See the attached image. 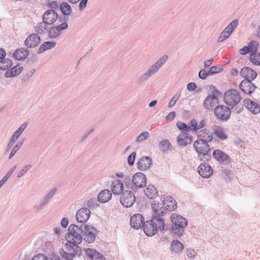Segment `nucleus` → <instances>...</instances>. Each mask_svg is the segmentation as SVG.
<instances>
[{
  "instance_id": "obj_1",
  "label": "nucleus",
  "mask_w": 260,
  "mask_h": 260,
  "mask_svg": "<svg viewBox=\"0 0 260 260\" xmlns=\"http://www.w3.org/2000/svg\"><path fill=\"white\" fill-rule=\"evenodd\" d=\"M68 231L72 233V236L76 240L75 242L80 243L83 239L88 243L93 242L95 240L97 232L95 228L86 224H82L80 226L72 224L69 226Z\"/></svg>"
},
{
  "instance_id": "obj_2",
  "label": "nucleus",
  "mask_w": 260,
  "mask_h": 260,
  "mask_svg": "<svg viewBox=\"0 0 260 260\" xmlns=\"http://www.w3.org/2000/svg\"><path fill=\"white\" fill-rule=\"evenodd\" d=\"M66 239L68 242L65 244L64 249L59 250V253L61 257L66 260H73V258L78 254H80L81 249L78 246L80 243H76L72 233L69 232L66 235Z\"/></svg>"
},
{
  "instance_id": "obj_3",
  "label": "nucleus",
  "mask_w": 260,
  "mask_h": 260,
  "mask_svg": "<svg viewBox=\"0 0 260 260\" xmlns=\"http://www.w3.org/2000/svg\"><path fill=\"white\" fill-rule=\"evenodd\" d=\"M143 228L145 234L150 237L154 235L158 230L161 232L167 231L164 219L159 216H152L151 219L144 222Z\"/></svg>"
},
{
  "instance_id": "obj_4",
  "label": "nucleus",
  "mask_w": 260,
  "mask_h": 260,
  "mask_svg": "<svg viewBox=\"0 0 260 260\" xmlns=\"http://www.w3.org/2000/svg\"><path fill=\"white\" fill-rule=\"evenodd\" d=\"M172 225L171 230L174 235L181 237L184 233L185 228L187 225L185 218L177 214L173 213L170 217Z\"/></svg>"
},
{
  "instance_id": "obj_5",
  "label": "nucleus",
  "mask_w": 260,
  "mask_h": 260,
  "mask_svg": "<svg viewBox=\"0 0 260 260\" xmlns=\"http://www.w3.org/2000/svg\"><path fill=\"white\" fill-rule=\"evenodd\" d=\"M168 57L167 55H163L155 63L152 64L145 73L141 74L138 82L140 84L147 81L151 76L155 74L161 67L166 62Z\"/></svg>"
},
{
  "instance_id": "obj_6",
  "label": "nucleus",
  "mask_w": 260,
  "mask_h": 260,
  "mask_svg": "<svg viewBox=\"0 0 260 260\" xmlns=\"http://www.w3.org/2000/svg\"><path fill=\"white\" fill-rule=\"evenodd\" d=\"M194 148L198 153V157L201 160L206 161L211 158L209 146L201 139L196 141L193 144Z\"/></svg>"
},
{
  "instance_id": "obj_7",
  "label": "nucleus",
  "mask_w": 260,
  "mask_h": 260,
  "mask_svg": "<svg viewBox=\"0 0 260 260\" xmlns=\"http://www.w3.org/2000/svg\"><path fill=\"white\" fill-rule=\"evenodd\" d=\"M67 21L68 19L66 17L60 16L58 18V23H60V24L48 28L47 31L48 37L50 39H55L59 37L60 32L68 27Z\"/></svg>"
},
{
  "instance_id": "obj_8",
  "label": "nucleus",
  "mask_w": 260,
  "mask_h": 260,
  "mask_svg": "<svg viewBox=\"0 0 260 260\" xmlns=\"http://www.w3.org/2000/svg\"><path fill=\"white\" fill-rule=\"evenodd\" d=\"M214 114L217 119L220 122L226 121L231 114V109L226 106L219 105L214 109Z\"/></svg>"
},
{
  "instance_id": "obj_9",
  "label": "nucleus",
  "mask_w": 260,
  "mask_h": 260,
  "mask_svg": "<svg viewBox=\"0 0 260 260\" xmlns=\"http://www.w3.org/2000/svg\"><path fill=\"white\" fill-rule=\"evenodd\" d=\"M241 97L238 91L234 89L227 90L224 95V101L229 106H234L240 102Z\"/></svg>"
},
{
  "instance_id": "obj_10",
  "label": "nucleus",
  "mask_w": 260,
  "mask_h": 260,
  "mask_svg": "<svg viewBox=\"0 0 260 260\" xmlns=\"http://www.w3.org/2000/svg\"><path fill=\"white\" fill-rule=\"evenodd\" d=\"M219 91L216 89H214L211 94H209L205 99L203 103V107L207 110H210L218 103V94Z\"/></svg>"
},
{
  "instance_id": "obj_11",
  "label": "nucleus",
  "mask_w": 260,
  "mask_h": 260,
  "mask_svg": "<svg viewBox=\"0 0 260 260\" xmlns=\"http://www.w3.org/2000/svg\"><path fill=\"white\" fill-rule=\"evenodd\" d=\"M136 201L134 193L129 190L123 191L120 197V202L122 206L126 208L132 207Z\"/></svg>"
},
{
  "instance_id": "obj_12",
  "label": "nucleus",
  "mask_w": 260,
  "mask_h": 260,
  "mask_svg": "<svg viewBox=\"0 0 260 260\" xmlns=\"http://www.w3.org/2000/svg\"><path fill=\"white\" fill-rule=\"evenodd\" d=\"M151 207L153 212L155 214L153 216H159L161 218H162V216L166 214L168 211L166 206L163 204L162 198L160 202L153 201L151 204Z\"/></svg>"
},
{
  "instance_id": "obj_13",
  "label": "nucleus",
  "mask_w": 260,
  "mask_h": 260,
  "mask_svg": "<svg viewBox=\"0 0 260 260\" xmlns=\"http://www.w3.org/2000/svg\"><path fill=\"white\" fill-rule=\"evenodd\" d=\"M59 17L56 11H53V10H48L43 15L42 19L46 24L52 25L57 20L58 21Z\"/></svg>"
},
{
  "instance_id": "obj_14",
  "label": "nucleus",
  "mask_w": 260,
  "mask_h": 260,
  "mask_svg": "<svg viewBox=\"0 0 260 260\" xmlns=\"http://www.w3.org/2000/svg\"><path fill=\"white\" fill-rule=\"evenodd\" d=\"M133 181L135 191L138 188L144 187L146 185V176L141 172H138L134 174L133 177Z\"/></svg>"
},
{
  "instance_id": "obj_15",
  "label": "nucleus",
  "mask_w": 260,
  "mask_h": 260,
  "mask_svg": "<svg viewBox=\"0 0 260 260\" xmlns=\"http://www.w3.org/2000/svg\"><path fill=\"white\" fill-rule=\"evenodd\" d=\"M91 212L89 209L83 207L77 212L76 218L78 222L85 224L90 217Z\"/></svg>"
},
{
  "instance_id": "obj_16",
  "label": "nucleus",
  "mask_w": 260,
  "mask_h": 260,
  "mask_svg": "<svg viewBox=\"0 0 260 260\" xmlns=\"http://www.w3.org/2000/svg\"><path fill=\"white\" fill-rule=\"evenodd\" d=\"M27 125V122H24L21 124L20 127L14 133L11 137L8 145L7 146V150H9L14 145L15 141L18 139L19 136L22 134L23 131L25 129Z\"/></svg>"
},
{
  "instance_id": "obj_17",
  "label": "nucleus",
  "mask_w": 260,
  "mask_h": 260,
  "mask_svg": "<svg viewBox=\"0 0 260 260\" xmlns=\"http://www.w3.org/2000/svg\"><path fill=\"white\" fill-rule=\"evenodd\" d=\"M41 38L38 34H32L28 36L24 43L28 48H34L40 43Z\"/></svg>"
},
{
  "instance_id": "obj_18",
  "label": "nucleus",
  "mask_w": 260,
  "mask_h": 260,
  "mask_svg": "<svg viewBox=\"0 0 260 260\" xmlns=\"http://www.w3.org/2000/svg\"><path fill=\"white\" fill-rule=\"evenodd\" d=\"M198 172L203 178H209L212 174L213 170L211 167L208 164L204 162L198 167Z\"/></svg>"
},
{
  "instance_id": "obj_19",
  "label": "nucleus",
  "mask_w": 260,
  "mask_h": 260,
  "mask_svg": "<svg viewBox=\"0 0 260 260\" xmlns=\"http://www.w3.org/2000/svg\"><path fill=\"white\" fill-rule=\"evenodd\" d=\"M144 220L143 216L140 214L133 215L130 220L131 226L136 230L140 229L145 222Z\"/></svg>"
},
{
  "instance_id": "obj_20",
  "label": "nucleus",
  "mask_w": 260,
  "mask_h": 260,
  "mask_svg": "<svg viewBox=\"0 0 260 260\" xmlns=\"http://www.w3.org/2000/svg\"><path fill=\"white\" fill-rule=\"evenodd\" d=\"M192 142V137L187 132H181L177 138V143L181 147H185Z\"/></svg>"
},
{
  "instance_id": "obj_21",
  "label": "nucleus",
  "mask_w": 260,
  "mask_h": 260,
  "mask_svg": "<svg viewBox=\"0 0 260 260\" xmlns=\"http://www.w3.org/2000/svg\"><path fill=\"white\" fill-rule=\"evenodd\" d=\"M239 87L244 93L248 94H250L256 88V86L250 80L242 81Z\"/></svg>"
},
{
  "instance_id": "obj_22",
  "label": "nucleus",
  "mask_w": 260,
  "mask_h": 260,
  "mask_svg": "<svg viewBox=\"0 0 260 260\" xmlns=\"http://www.w3.org/2000/svg\"><path fill=\"white\" fill-rule=\"evenodd\" d=\"M152 159L148 156H142L137 163L139 170L144 171L148 169L152 165Z\"/></svg>"
},
{
  "instance_id": "obj_23",
  "label": "nucleus",
  "mask_w": 260,
  "mask_h": 260,
  "mask_svg": "<svg viewBox=\"0 0 260 260\" xmlns=\"http://www.w3.org/2000/svg\"><path fill=\"white\" fill-rule=\"evenodd\" d=\"M243 105L252 113L257 114L260 112V106L256 102L249 99L244 101Z\"/></svg>"
},
{
  "instance_id": "obj_24",
  "label": "nucleus",
  "mask_w": 260,
  "mask_h": 260,
  "mask_svg": "<svg viewBox=\"0 0 260 260\" xmlns=\"http://www.w3.org/2000/svg\"><path fill=\"white\" fill-rule=\"evenodd\" d=\"M240 74L241 76L245 78L244 80L252 81L254 80L257 76L256 72L248 67H244L242 69L240 72Z\"/></svg>"
},
{
  "instance_id": "obj_25",
  "label": "nucleus",
  "mask_w": 260,
  "mask_h": 260,
  "mask_svg": "<svg viewBox=\"0 0 260 260\" xmlns=\"http://www.w3.org/2000/svg\"><path fill=\"white\" fill-rule=\"evenodd\" d=\"M212 155L213 157L220 163L224 164L226 161H229V156L221 150H215Z\"/></svg>"
},
{
  "instance_id": "obj_26",
  "label": "nucleus",
  "mask_w": 260,
  "mask_h": 260,
  "mask_svg": "<svg viewBox=\"0 0 260 260\" xmlns=\"http://www.w3.org/2000/svg\"><path fill=\"white\" fill-rule=\"evenodd\" d=\"M162 201L168 211H174L177 207V202L171 196L164 198Z\"/></svg>"
},
{
  "instance_id": "obj_27",
  "label": "nucleus",
  "mask_w": 260,
  "mask_h": 260,
  "mask_svg": "<svg viewBox=\"0 0 260 260\" xmlns=\"http://www.w3.org/2000/svg\"><path fill=\"white\" fill-rule=\"evenodd\" d=\"M111 189L112 193L115 195H119L122 193L123 190V185L119 180L113 181L111 185Z\"/></svg>"
},
{
  "instance_id": "obj_28",
  "label": "nucleus",
  "mask_w": 260,
  "mask_h": 260,
  "mask_svg": "<svg viewBox=\"0 0 260 260\" xmlns=\"http://www.w3.org/2000/svg\"><path fill=\"white\" fill-rule=\"evenodd\" d=\"M85 253L91 260H106V258L103 255L93 249L87 248L85 250Z\"/></svg>"
},
{
  "instance_id": "obj_29",
  "label": "nucleus",
  "mask_w": 260,
  "mask_h": 260,
  "mask_svg": "<svg viewBox=\"0 0 260 260\" xmlns=\"http://www.w3.org/2000/svg\"><path fill=\"white\" fill-rule=\"evenodd\" d=\"M184 248L183 244L178 240H173L171 242V249L173 254H180Z\"/></svg>"
},
{
  "instance_id": "obj_30",
  "label": "nucleus",
  "mask_w": 260,
  "mask_h": 260,
  "mask_svg": "<svg viewBox=\"0 0 260 260\" xmlns=\"http://www.w3.org/2000/svg\"><path fill=\"white\" fill-rule=\"evenodd\" d=\"M112 197V193L109 189H104L98 194V201L101 203L108 202Z\"/></svg>"
},
{
  "instance_id": "obj_31",
  "label": "nucleus",
  "mask_w": 260,
  "mask_h": 260,
  "mask_svg": "<svg viewBox=\"0 0 260 260\" xmlns=\"http://www.w3.org/2000/svg\"><path fill=\"white\" fill-rule=\"evenodd\" d=\"M23 67L18 65L12 67L10 69L7 70L5 74L6 78H12L18 75L22 72Z\"/></svg>"
},
{
  "instance_id": "obj_32",
  "label": "nucleus",
  "mask_w": 260,
  "mask_h": 260,
  "mask_svg": "<svg viewBox=\"0 0 260 260\" xmlns=\"http://www.w3.org/2000/svg\"><path fill=\"white\" fill-rule=\"evenodd\" d=\"M29 53L27 49L21 48L15 50L13 53L14 57L18 60H22L26 58Z\"/></svg>"
},
{
  "instance_id": "obj_33",
  "label": "nucleus",
  "mask_w": 260,
  "mask_h": 260,
  "mask_svg": "<svg viewBox=\"0 0 260 260\" xmlns=\"http://www.w3.org/2000/svg\"><path fill=\"white\" fill-rule=\"evenodd\" d=\"M214 134L220 140H224L228 136L224 129L220 126L214 125L212 128Z\"/></svg>"
},
{
  "instance_id": "obj_34",
  "label": "nucleus",
  "mask_w": 260,
  "mask_h": 260,
  "mask_svg": "<svg viewBox=\"0 0 260 260\" xmlns=\"http://www.w3.org/2000/svg\"><path fill=\"white\" fill-rule=\"evenodd\" d=\"M56 43L53 41H46L43 43L39 47L37 53L41 54L44 51L51 49L55 47Z\"/></svg>"
},
{
  "instance_id": "obj_35",
  "label": "nucleus",
  "mask_w": 260,
  "mask_h": 260,
  "mask_svg": "<svg viewBox=\"0 0 260 260\" xmlns=\"http://www.w3.org/2000/svg\"><path fill=\"white\" fill-rule=\"evenodd\" d=\"M146 196L150 199L155 198L158 195V191L156 188L152 185H149L144 190Z\"/></svg>"
},
{
  "instance_id": "obj_36",
  "label": "nucleus",
  "mask_w": 260,
  "mask_h": 260,
  "mask_svg": "<svg viewBox=\"0 0 260 260\" xmlns=\"http://www.w3.org/2000/svg\"><path fill=\"white\" fill-rule=\"evenodd\" d=\"M48 24H46L43 22H40L37 24L35 26V31L38 34L44 35L47 32L48 27H47Z\"/></svg>"
},
{
  "instance_id": "obj_37",
  "label": "nucleus",
  "mask_w": 260,
  "mask_h": 260,
  "mask_svg": "<svg viewBox=\"0 0 260 260\" xmlns=\"http://www.w3.org/2000/svg\"><path fill=\"white\" fill-rule=\"evenodd\" d=\"M59 9L63 14V16H69L72 12V8L70 5L67 2H63L60 5Z\"/></svg>"
},
{
  "instance_id": "obj_38",
  "label": "nucleus",
  "mask_w": 260,
  "mask_h": 260,
  "mask_svg": "<svg viewBox=\"0 0 260 260\" xmlns=\"http://www.w3.org/2000/svg\"><path fill=\"white\" fill-rule=\"evenodd\" d=\"M12 66L11 60L6 58L0 61V69L2 70H9Z\"/></svg>"
},
{
  "instance_id": "obj_39",
  "label": "nucleus",
  "mask_w": 260,
  "mask_h": 260,
  "mask_svg": "<svg viewBox=\"0 0 260 260\" xmlns=\"http://www.w3.org/2000/svg\"><path fill=\"white\" fill-rule=\"evenodd\" d=\"M250 61L254 64L260 66V53H252L250 56Z\"/></svg>"
},
{
  "instance_id": "obj_40",
  "label": "nucleus",
  "mask_w": 260,
  "mask_h": 260,
  "mask_svg": "<svg viewBox=\"0 0 260 260\" xmlns=\"http://www.w3.org/2000/svg\"><path fill=\"white\" fill-rule=\"evenodd\" d=\"M243 104L240 102H238V104H236L234 106H231V113L233 112L236 114L240 113L243 109Z\"/></svg>"
},
{
  "instance_id": "obj_41",
  "label": "nucleus",
  "mask_w": 260,
  "mask_h": 260,
  "mask_svg": "<svg viewBox=\"0 0 260 260\" xmlns=\"http://www.w3.org/2000/svg\"><path fill=\"white\" fill-rule=\"evenodd\" d=\"M238 25V20L237 19H234L232 21L229 25L225 28V29L230 32L231 34L233 30L237 27Z\"/></svg>"
},
{
  "instance_id": "obj_42",
  "label": "nucleus",
  "mask_w": 260,
  "mask_h": 260,
  "mask_svg": "<svg viewBox=\"0 0 260 260\" xmlns=\"http://www.w3.org/2000/svg\"><path fill=\"white\" fill-rule=\"evenodd\" d=\"M170 147L171 144L167 139H165L161 141L159 143V148L161 151L163 152L167 151L169 149Z\"/></svg>"
},
{
  "instance_id": "obj_43",
  "label": "nucleus",
  "mask_w": 260,
  "mask_h": 260,
  "mask_svg": "<svg viewBox=\"0 0 260 260\" xmlns=\"http://www.w3.org/2000/svg\"><path fill=\"white\" fill-rule=\"evenodd\" d=\"M98 201L95 198H91L88 201L87 206L90 209H94L99 206Z\"/></svg>"
},
{
  "instance_id": "obj_44",
  "label": "nucleus",
  "mask_w": 260,
  "mask_h": 260,
  "mask_svg": "<svg viewBox=\"0 0 260 260\" xmlns=\"http://www.w3.org/2000/svg\"><path fill=\"white\" fill-rule=\"evenodd\" d=\"M124 183L125 185V186L129 189H131V190L135 191V188L133 184V178L132 179L131 177L129 176H126L124 179Z\"/></svg>"
},
{
  "instance_id": "obj_45",
  "label": "nucleus",
  "mask_w": 260,
  "mask_h": 260,
  "mask_svg": "<svg viewBox=\"0 0 260 260\" xmlns=\"http://www.w3.org/2000/svg\"><path fill=\"white\" fill-rule=\"evenodd\" d=\"M176 125L180 130L182 131V132H187L188 133L189 128H190L189 125L181 121H178L176 123Z\"/></svg>"
},
{
  "instance_id": "obj_46",
  "label": "nucleus",
  "mask_w": 260,
  "mask_h": 260,
  "mask_svg": "<svg viewBox=\"0 0 260 260\" xmlns=\"http://www.w3.org/2000/svg\"><path fill=\"white\" fill-rule=\"evenodd\" d=\"M16 166H15L13 168H12L6 174V175L3 178V179L1 180H0V188L7 181L8 179L11 176L12 174L16 169Z\"/></svg>"
},
{
  "instance_id": "obj_47",
  "label": "nucleus",
  "mask_w": 260,
  "mask_h": 260,
  "mask_svg": "<svg viewBox=\"0 0 260 260\" xmlns=\"http://www.w3.org/2000/svg\"><path fill=\"white\" fill-rule=\"evenodd\" d=\"M231 34L229 31H228L225 28L221 32L219 37L218 38V42H222L224 40H226L230 36Z\"/></svg>"
},
{
  "instance_id": "obj_48",
  "label": "nucleus",
  "mask_w": 260,
  "mask_h": 260,
  "mask_svg": "<svg viewBox=\"0 0 260 260\" xmlns=\"http://www.w3.org/2000/svg\"><path fill=\"white\" fill-rule=\"evenodd\" d=\"M222 69L217 66H212L210 67L207 71L209 76L213 75L215 74L219 73L221 72Z\"/></svg>"
},
{
  "instance_id": "obj_49",
  "label": "nucleus",
  "mask_w": 260,
  "mask_h": 260,
  "mask_svg": "<svg viewBox=\"0 0 260 260\" xmlns=\"http://www.w3.org/2000/svg\"><path fill=\"white\" fill-rule=\"evenodd\" d=\"M57 191V188L54 187L51 190H50L44 198L49 202V201L56 194Z\"/></svg>"
},
{
  "instance_id": "obj_50",
  "label": "nucleus",
  "mask_w": 260,
  "mask_h": 260,
  "mask_svg": "<svg viewBox=\"0 0 260 260\" xmlns=\"http://www.w3.org/2000/svg\"><path fill=\"white\" fill-rule=\"evenodd\" d=\"M149 136V134L148 132H143L137 137L136 142L140 143L144 141L148 138Z\"/></svg>"
},
{
  "instance_id": "obj_51",
  "label": "nucleus",
  "mask_w": 260,
  "mask_h": 260,
  "mask_svg": "<svg viewBox=\"0 0 260 260\" xmlns=\"http://www.w3.org/2000/svg\"><path fill=\"white\" fill-rule=\"evenodd\" d=\"M258 43L256 41H252L249 43L248 47L249 48L250 52L252 53H258L257 52Z\"/></svg>"
},
{
  "instance_id": "obj_52",
  "label": "nucleus",
  "mask_w": 260,
  "mask_h": 260,
  "mask_svg": "<svg viewBox=\"0 0 260 260\" xmlns=\"http://www.w3.org/2000/svg\"><path fill=\"white\" fill-rule=\"evenodd\" d=\"M22 145V142H19L17 143L14 147L12 148L11 153L9 155V158L11 159L12 157L15 155L16 152L18 150V149L20 148L21 145Z\"/></svg>"
},
{
  "instance_id": "obj_53",
  "label": "nucleus",
  "mask_w": 260,
  "mask_h": 260,
  "mask_svg": "<svg viewBox=\"0 0 260 260\" xmlns=\"http://www.w3.org/2000/svg\"><path fill=\"white\" fill-rule=\"evenodd\" d=\"M48 203L49 202L47 200H46L44 198H43L38 205L37 206V210H42L44 209Z\"/></svg>"
},
{
  "instance_id": "obj_54",
  "label": "nucleus",
  "mask_w": 260,
  "mask_h": 260,
  "mask_svg": "<svg viewBox=\"0 0 260 260\" xmlns=\"http://www.w3.org/2000/svg\"><path fill=\"white\" fill-rule=\"evenodd\" d=\"M136 156V153L135 152H134L128 156L127 163L130 166H132L134 164Z\"/></svg>"
},
{
  "instance_id": "obj_55",
  "label": "nucleus",
  "mask_w": 260,
  "mask_h": 260,
  "mask_svg": "<svg viewBox=\"0 0 260 260\" xmlns=\"http://www.w3.org/2000/svg\"><path fill=\"white\" fill-rule=\"evenodd\" d=\"M187 256L190 259H193L196 255V252L193 249L188 248L186 251Z\"/></svg>"
},
{
  "instance_id": "obj_56",
  "label": "nucleus",
  "mask_w": 260,
  "mask_h": 260,
  "mask_svg": "<svg viewBox=\"0 0 260 260\" xmlns=\"http://www.w3.org/2000/svg\"><path fill=\"white\" fill-rule=\"evenodd\" d=\"M48 7L50 8V10H53V11H56L59 9V6L56 1L52 2L48 4Z\"/></svg>"
},
{
  "instance_id": "obj_57",
  "label": "nucleus",
  "mask_w": 260,
  "mask_h": 260,
  "mask_svg": "<svg viewBox=\"0 0 260 260\" xmlns=\"http://www.w3.org/2000/svg\"><path fill=\"white\" fill-rule=\"evenodd\" d=\"M31 167V165H26L18 174L17 177L20 178L21 177H22Z\"/></svg>"
},
{
  "instance_id": "obj_58",
  "label": "nucleus",
  "mask_w": 260,
  "mask_h": 260,
  "mask_svg": "<svg viewBox=\"0 0 260 260\" xmlns=\"http://www.w3.org/2000/svg\"><path fill=\"white\" fill-rule=\"evenodd\" d=\"M200 139L202 140L204 142L208 143L211 141L213 139L212 134L210 133V134H206V135H203V137Z\"/></svg>"
},
{
  "instance_id": "obj_59",
  "label": "nucleus",
  "mask_w": 260,
  "mask_h": 260,
  "mask_svg": "<svg viewBox=\"0 0 260 260\" xmlns=\"http://www.w3.org/2000/svg\"><path fill=\"white\" fill-rule=\"evenodd\" d=\"M180 94H179V93H176L173 97V98L171 99V100L170 101V102H169V107H173L175 104L176 103V102L177 101V100L179 99V98H180Z\"/></svg>"
},
{
  "instance_id": "obj_60",
  "label": "nucleus",
  "mask_w": 260,
  "mask_h": 260,
  "mask_svg": "<svg viewBox=\"0 0 260 260\" xmlns=\"http://www.w3.org/2000/svg\"><path fill=\"white\" fill-rule=\"evenodd\" d=\"M189 130L196 132L198 130V124L196 119H193L190 122Z\"/></svg>"
},
{
  "instance_id": "obj_61",
  "label": "nucleus",
  "mask_w": 260,
  "mask_h": 260,
  "mask_svg": "<svg viewBox=\"0 0 260 260\" xmlns=\"http://www.w3.org/2000/svg\"><path fill=\"white\" fill-rule=\"evenodd\" d=\"M209 76L207 71L202 69L199 72V77L203 80L206 79L207 77Z\"/></svg>"
},
{
  "instance_id": "obj_62",
  "label": "nucleus",
  "mask_w": 260,
  "mask_h": 260,
  "mask_svg": "<svg viewBox=\"0 0 260 260\" xmlns=\"http://www.w3.org/2000/svg\"><path fill=\"white\" fill-rule=\"evenodd\" d=\"M31 260H48L47 256L44 254H38L37 255L34 256Z\"/></svg>"
},
{
  "instance_id": "obj_63",
  "label": "nucleus",
  "mask_w": 260,
  "mask_h": 260,
  "mask_svg": "<svg viewBox=\"0 0 260 260\" xmlns=\"http://www.w3.org/2000/svg\"><path fill=\"white\" fill-rule=\"evenodd\" d=\"M197 87V85L194 82H190L187 85V89L190 91L194 90Z\"/></svg>"
},
{
  "instance_id": "obj_64",
  "label": "nucleus",
  "mask_w": 260,
  "mask_h": 260,
  "mask_svg": "<svg viewBox=\"0 0 260 260\" xmlns=\"http://www.w3.org/2000/svg\"><path fill=\"white\" fill-rule=\"evenodd\" d=\"M88 0H81L79 5V8L80 11H82L86 7Z\"/></svg>"
}]
</instances>
